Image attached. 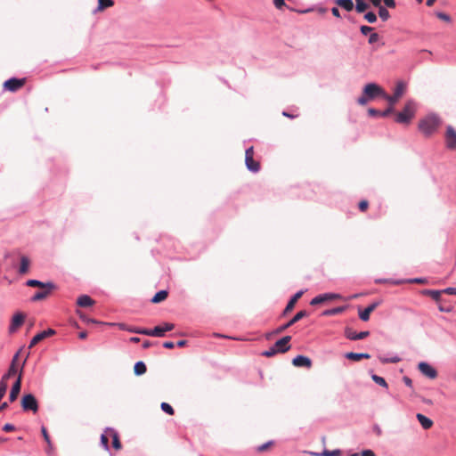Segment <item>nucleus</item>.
<instances>
[{
	"label": "nucleus",
	"mask_w": 456,
	"mask_h": 456,
	"mask_svg": "<svg viewBox=\"0 0 456 456\" xmlns=\"http://www.w3.org/2000/svg\"><path fill=\"white\" fill-rule=\"evenodd\" d=\"M441 118L436 114H429L419 120V129L426 136L433 134L441 126Z\"/></svg>",
	"instance_id": "1"
},
{
	"label": "nucleus",
	"mask_w": 456,
	"mask_h": 456,
	"mask_svg": "<svg viewBox=\"0 0 456 456\" xmlns=\"http://www.w3.org/2000/svg\"><path fill=\"white\" fill-rule=\"evenodd\" d=\"M417 110V104L413 100H408L403 109L397 112L395 118V121L399 124L408 125L411 123V119L414 118Z\"/></svg>",
	"instance_id": "2"
},
{
	"label": "nucleus",
	"mask_w": 456,
	"mask_h": 456,
	"mask_svg": "<svg viewBox=\"0 0 456 456\" xmlns=\"http://www.w3.org/2000/svg\"><path fill=\"white\" fill-rule=\"evenodd\" d=\"M175 328L173 323L165 322L161 326H156L153 330H129L133 333L143 334L153 337H164L167 331H171Z\"/></svg>",
	"instance_id": "3"
},
{
	"label": "nucleus",
	"mask_w": 456,
	"mask_h": 456,
	"mask_svg": "<svg viewBox=\"0 0 456 456\" xmlns=\"http://www.w3.org/2000/svg\"><path fill=\"white\" fill-rule=\"evenodd\" d=\"M245 164L247 168L254 173L260 170V162L254 159V148L253 146L248 148L245 151Z\"/></svg>",
	"instance_id": "4"
},
{
	"label": "nucleus",
	"mask_w": 456,
	"mask_h": 456,
	"mask_svg": "<svg viewBox=\"0 0 456 456\" xmlns=\"http://www.w3.org/2000/svg\"><path fill=\"white\" fill-rule=\"evenodd\" d=\"M21 407L25 411H32L34 413H36L38 411L37 401L36 397L31 394L23 395L21 399Z\"/></svg>",
	"instance_id": "5"
},
{
	"label": "nucleus",
	"mask_w": 456,
	"mask_h": 456,
	"mask_svg": "<svg viewBox=\"0 0 456 456\" xmlns=\"http://www.w3.org/2000/svg\"><path fill=\"white\" fill-rule=\"evenodd\" d=\"M308 316V313L305 311V310H302V311H299L298 313H297L294 317L292 319H290L287 323L280 326L279 328H277L273 333L275 335L277 334H281L282 333L283 331H285L287 329H289V327H291L292 325H294L296 322H297L298 321H300L302 318H305Z\"/></svg>",
	"instance_id": "6"
},
{
	"label": "nucleus",
	"mask_w": 456,
	"mask_h": 456,
	"mask_svg": "<svg viewBox=\"0 0 456 456\" xmlns=\"http://www.w3.org/2000/svg\"><path fill=\"white\" fill-rule=\"evenodd\" d=\"M363 92L370 100H373L378 96L382 97V94H384L383 88L375 83L367 84L363 88Z\"/></svg>",
	"instance_id": "7"
},
{
	"label": "nucleus",
	"mask_w": 456,
	"mask_h": 456,
	"mask_svg": "<svg viewBox=\"0 0 456 456\" xmlns=\"http://www.w3.org/2000/svg\"><path fill=\"white\" fill-rule=\"evenodd\" d=\"M19 355H20L19 352L14 354V356L12 357L11 365L8 369V371L2 377V379H1L2 380L8 382V379L11 377L16 375L17 373L18 374L20 373V370L21 367H20L18 364Z\"/></svg>",
	"instance_id": "8"
},
{
	"label": "nucleus",
	"mask_w": 456,
	"mask_h": 456,
	"mask_svg": "<svg viewBox=\"0 0 456 456\" xmlns=\"http://www.w3.org/2000/svg\"><path fill=\"white\" fill-rule=\"evenodd\" d=\"M26 83V78H10L4 83V88L10 92L20 90Z\"/></svg>",
	"instance_id": "9"
},
{
	"label": "nucleus",
	"mask_w": 456,
	"mask_h": 456,
	"mask_svg": "<svg viewBox=\"0 0 456 456\" xmlns=\"http://www.w3.org/2000/svg\"><path fill=\"white\" fill-rule=\"evenodd\" d=\"M22 373H23V366H21V368L20 370V373L18 375V378L12 387V389H11V392L9 395V400L11 403L14 402L18 398V395L20 392Z\"/></svg>",
	"instance_id": "10"
},
{
	"label": "nucleus",
	"mask_w": 456,
	"mask_h": 456,
	"mask_svg": "<svg viewBox=\"0 0 456 456\" xmlns=\"http://www.w3.org/2000/svg\"><path fill=\"white\" fill-rule=\"evenodd\" d=\"M290 340V336H285L279 339L278 341H276L275 344L273 345L275 351H277L278 354H284L288 352L291 347L289 344Z\"/></svg>",
	"instance_id": "11"
},
{
	"label": "nucleus",
	"mask_w": 456,
	"mask_h": 456,
	"mask_svg": "<svg viewBox=\"0 0 456 456\" xmlns=\"http://www.w3.org/2000/svg\"><path fill=\"white\" fill-rule=\"evenodd\" d=\"M445 144L449 150H456V130L452 126L446 128Z\"/></svg>",
	"instance_id": "12"
},
{
	"label": "nucleus",
	"mask_w": 456,
	"mask_h": 456,
	"mask_svg": "<svg viewBox=\"0 0 456 456\" xmlns=\"http://www.w3.org/2000/svg\"><path fill=\"white\" fill-rule=\"evenodd\" d=\"M339 297H340V296L338 294H333V293L322 294V295H319V296L314 297L311 300L310 304L312 305H317L322 304L326 301L337 299Z\"/></svg>",
	"instance_id": "13"
},
{
	"label": "nucleus",
	"mask_w": 456,
	"mask_h": 456,
	"mask_svg": "<svg viewBox=\"0 0 456 456\" xmlns=\"http://www.w3.org/2000/svg\"><path fill=\"white\" fill-rule=\"evenodd\" d=\"M419 371L429 379H436L437 376L436 370L428 363L421 362L418 366Z\"/></svg>",
	"instance_id": "14"
},
{
	"label": "nucleus",
	"mask_w": 456,
	"mask_h": 456,
	"mask_svg": "<svg viewBox=\"0 0 456 456\" xmlns=\"http://www.w3.org/2000/svg\"><path fill=\"white\" fill-rule=\"evenodd\" d=\"M54 334H55V331L53 330H52V329H48V330H44V331H42L40 333H37L31 339L30 344H29V347L31 348V347L35 346L37 344H38L39 342H41L45 338H49V337H51V336H53Z\"/></svg>",
	"instance_id": "15"
},
{
	"label": "nucleus",
	"mask_w": 456,
	"mask_h": 456,
	"mask_svg": "<svg viewBox=\"0 0 456 456\" xmlns=\"http://www.w3.org/2000/svg\"><path fill=\"white\" fill-rule=\"evenodd\" d=\"M24 320L25 315L22 313L15 314L12 319V322L9 327V331L11 333L15 332L23 324Z\"/></svg>",
	"instance_id": "16"
},
{
	"label": "nucleus",
	"mask_w": 456,
	"mask_h": 456,
	"mask_svg": "<svg viewBox=\"0 0 456 456\" xmlns=\"http://www.w3.org/2000/svg\"><path fill=\"white\" fill-rule=\"evenodd\" d=\"M292 364L296 367H305L310 369L312 367V361L307 356L297 355L292 360Z\"/></svg>",
	"instance_id": "17"
},
{
	"label": "nucleus",
	"mask_w": 456,
	"mask_h": 456,
	"mask_svg": "<svg viewBox=\"0 0 456 456\" xmlns=\"http://www.w3.org/2000/svg\"><path fill=\"white\" fill-rule=\"evenodd\" d=\"M26 285L28 287H37L41 289H56V286L53 282L44 283L37 280H28Z\"/></svg>",
	"instance_id": "18"
},
{
	"label": "nucleus",
	"mask_w": 456,
	"mask_h": 456,
	"mask_svg": "<svg viewBox=\"0 0 456 456\" xmlns=\"http://www.w3.org/2000/svg\"><path fill=\"white\" fill-rule=\"evenodd\" d=\"M303 293L304 292L302 290H300V291L297 292L290 298V300L289 301V303L287 304V305L283 311V315L288 314L289 312H291L294 309L295 305L297 304V300L302 297Z\"/></svg>",
	"instance_id": "19"
},
{
	"label": "nucleus",
	"mask_w": 456,
	"mask_h": 456,
	"mask_svg": "<svg viewBox=\"0 0 456 456\" xmlns=\"http://www.w3.org/2000/svg\"><path fill=\"white\" fill-rule=\"evenodd\" d=\"M369 331H362L357 333L351 329L346 330V337L351 340L363 339L369 336Z\"/></svg>",
	"instance_id": "20"
},
{
	"label": "nucleus",
	"mask_w": 456,
	"mask_h": 456,
	"mask_svg": "<svg viewBox=\"0 0 456 456\" xmlns=\"http://www.w3.org/2000/svg\"><path fill=\"white\" fill-rule=\"evenodd\" d=\"M378 305H379V303L375 302V303L370 304L363 311H360L359 312L360 319L363 322L369 321L370 314L377 308Z\"/></svg>",
	"instance_id": "21"
},
{
	"label": "nucleus",
	"mask_w": 456,
	"mask_h": 456,
	"mask_svg": "<svg viewBox=\"0 0 456 456\" xmlns=\"http://www.w3.org/2000/svg\"><path fill=\"white\" fill-rule=\"evenodd\" d=\"M345 357L348 360L354 361V362H359L362 359H370V355L366 353H346L345 354Z\"/></svg>",
	"instance_id": "22"
},
{
	"label": "nucleus",
	"mask_w": 456,
	"mask_h": 456,
	"mask_svg": "<svg viewBox=\"0 0 456 456\" xmlns=\"http://www.w3.org/2000/svg\"><path fill=\"white\" fill-rule=\"evenodd\" d=\"M407 85L403 81H398L394 89L395 98L401 99L406 92Z\"/></svg>",
	"instance_id": "23"
},
{
	"label": "nucleus",
	"mask_w": 456,
	"mask_h": 456,
	"mask_svg": "<svg viewBox=\"0 0 456 456\" xmlns=\"http://www.w3.org/2000/svg\"><path fill=\"white\" fill-rule=\"evenodd\" d=\"M30 267V260L27 256H20V265L19 268L20 274H26L28 273Z\"/></svg>",
	"instance_id": "24"
},
{
	"label": "nucleus",
	"mask_w": 456,
	"mask_h": 456,
	"mask_svg": "<svg viewBox=\"0 0 456 456\" xmlns=\"http://www.w3.org/2000/svg\"><path fill=\"white\" fill-rule=\"evenodd\" d=\"M106 432L109 433V435L112 437V446L116 450H120L122 445L119 440L118 434L112 428H107Z\"/></svg>",
	"instance_id": "25"
},
{
	"label": "nucleus",
	"mask_w": 456,
	"mask_h": 456,
	"mask_svg": "<svg viewBox=\"0 0 456 456\" xmlns=\"http://www.w3.org/2000/svg\"><path fill=\"white\" fill-rule=\"evenodd\" d=\"M77 304L81 307H89L94 305V300L87 295H82L77 298Z\"/></svg>",
	"instance_id": "26"
},
{
	"label": "nucleus",
	"mask_w": 456,
	"mask_h": 456,
	"mask_svg": "<svg viewBox=\"0 0 456 456\" xmlns=\"http://www.w3.org/2000/svg\"><path fill=\"white\" fill-rule=\"evenodd\" d=\"M55 289H43V290L36 292L35 295L32 297V301H41L45 298H46L53 290Z\"/></svg>",
	"instance_id": "27"
},
{
	"label": "nucleus",
	"mask_w": 456,
	"mask_h": 456,
	"mask_svg": "<svg viewBox=\"0 0 456 456\" xmlns=\"http://www.w3.org/2000/svg\"><path fill=\"white\" fill-rule=\"evenodd\" d=\"M416 417L424 429H429L433 426V421L425 415L418 413Z\"/></svg>",
	"instance_id": "28"
},
{
	"label": "nucleus",
	"mask_w": 456,
	"mask_h": 456,
	"mask_svg": "<svg viewBox=\"0 0 456 456\" xmlns=\"http://www.w3.org/2000/svg\"><path fill=\"white\" fill-rule=\"evenodd\" d=\"M168 296V293L167 290H160L157 292L154 297L151 298V302L154 304L160 303L164 301Z\"/></svg>",
	"instance_id": "29"
},
{
	"label": "nucleus",
	"mask_w": 456,
	"mask_h": 456,
	"mask_svg": "<svg viewBox=\"0 0 456 456\" xmlns=\"http://www.w3.org/2000/svg\"><path fill=\"white\" fill-rule=\"evenodd\" d=\"M335 3L347 12H350L354 9V3L352 0H336Z\"/></svg>",
	"instance_id": "30"
},
{
	"label": "nucleus",
	"mask_w": 456,
	"mask_h": 456,
	"mask_svg": "<svg viewBox=\"0 0 456 456\" xmlns=\"http://www.w3.org/2000/svg\"><path fill=\"white\" fill-rule=\"evenodd\" d=\"M444 292L443 290H430L427 289L424 291L425 295L430 296L434 300L439 301L441 298V295Z\"/></svg>",
	"instance_id": "31"
},
{
	"label": "nucleus",
	"mask_w": 456,
	"mask_h": 456,
	"mask_svg": "<svg viewBox=\"0 0 456 456\" xmlns=\"http://www.w3.org/2000/svg\"><path fill=\"white\" fill-rule=\"evenodd\" d=\"M146 365L142 362H138L134 366V371L136 375H142L146 372Z\"/></svg>",
	"instance_id": "32"
},
{
	"label": "nucleus",
	"mask_w": 456,
	"mask_h": 456,
	"mask_svg": "<svg viewBox=\"0 0 456 456\" xmlns=\"http://www.w3.org/2000/svg\"><path fill=\"white\" fill-rule=\"evenodd\" d=\"M113 5H114L113 0H98L97 10L102 12L104 9L111 7Z\"/></svg>",
	"instance_id": "33"
},
{
	"label": "nucleus",
	"mask_w": 456,
	"mask_h": 456,
	"mask_svg": "<svg viewBox=\"0 0 456 456\" xmlns=\"http://www.w3.org/2000/svg\"><path fill=\"white\" fill-rule=\"evenodd\" d=\"M382 98L387 101L389 107H392L394 109L395 104L400 100L398 98H395V94L392 95L387 94L385 91L382 94Z\"/></svg>",
	"instance_id": "34"
},
{
	"label": "nucleus",
	"mask_w": 456,
	"mask_h": 456,
	"mask_svg": "<svg viewBox=\"0 0 456 456\" xmlns=\"http://www.w3.org/2000/svg\"><path fill=\"white\" fill-rule=\"evenodd\" d=\"M312 454L314 456H340L341 452L339 450H334V451L324 450L321 453L312 452Z\"/></svg>",
	"instance_id": "35"
},
{
	"label": "nucleus",
	"mask_w": 456,
	"mask_h": 456,
	"mask_svg": "<svg viewBox=\"0 0 456 456\" xmlns=\"http://www.w3.org/2000/svg\"><path fill=\"white\" fill-rule=\"evenodd\" d=\"M355 2H356L355 9H356V12L359 13L365 12L369 8L368 4H366L364 2V0H355Z\"/></svg>",
	"instance_id": "36"
},
{
	"label": "nucleus",
	"mask_w": 456,
	"mask_h": 456,
	"mask_svg": "<svg viewBox=\"0 0 456 456\" xmlns=\"http://www.w3.org/2000/svg\"><path fill=\"white\" fill-rule=\"evenodd\" d=\"M371 379L372 380L377 383L378 385L383 387H387V381L385 380L384 378L380 377V376H378L376 374H373L371 376Z\"/></svg>",
	"instance_id": "37"
},
{
	"label": "nucleus",
	"mask_w": 456,
	"mask_h": 456,
	"mask_svg": "<svg viewBox=\"0 0 456 456\" xmlns=\"http://www.w3.org/2000/svg\"><path fill=\"white\" fill-rule=\"evenodd\" d=\"M109 436H110L106 431L104 434L101 436V444H102L105 450L109 449Z\"/></svg>",
	"instance_id": "38"
},
{
	"label": "nucleus",
	"mask_w": 456,
	"mask_h": 456,
	"mask_svg": "<svg viewBox=\"0 0 456 456\" xmlns=\"http://www.w3.org/2000/svg\"><path fill=\"white\" fill-rule=\"evenodd\" d=\"M160 407H161L162 411H165L166 413H167L169 415H174L175 411H174L173 407L170 404H168L167 403H162Z\"/></svg>",
	"instance_id": "39"
},
{
	"label": "nucleus",
	"mask_w": 456,
	"mask_h": 456,
	"mask_svg": "<svg viewBox=\"0 0 456 456\" xmlns=\"http://www.w3.org/2000/svg\"><path fill=\"white\" fill-rule=\"evenodd\" d=\"M379 15L383 20H387L389 18L388 11L383 6L379 7Z\"/></svg>",
	"instance_id": "40"
},
{
	"label": "nucleus",
	"mask_w": 456,
	"mask_h": 456,
	"mask_svg": "<svg viewBox=\"0 0 456 456\" xmlns=\"http://www.w3.org/2000/svg\"><path fill=\"white\" fill-rule=\"evenodd\" d=\"M344 310L343 307H337L323 312V315H333L341 313Z\"/></svg>",
	"instance_id": "41"
},
{
	"label": "nucleus",
	"mask_w": 456,
	"mask_h": 456,
	"mask_svg": "<svg viewBox=\"0 0 456 456\" xmlns=\"http://www.w3.org/2000/svg\"><path fill=\"white\" fill-rule=\"evenodd\" d=\"M41 432H42V435L44 436L45 441L48 444V447L51 448L52 447V442H51V439H50V436L48 435V432H47L46 428L45 427H42Z\"/></svg>",
	"instance_id": "42"
},
{
	"label": "nucleus",
	"mask_w": 456,
	"mask_h": 456,
	"mask_svg": "<svg viewBox=\"0 0 456 456\" xmlns=\"http://www.w3.org/2000/svg\"><path fill=\"white\" fill-rule=\"evenodd\" d=\"M365 20L370 23H374L377 20V16L374 12H370L364 15Z\"/></svg>",
	"instance_id": "43"
},
{
	"label": "nucleus",
	"mask_w": 456,
	"mask_h": 456,
	"mask_svg": "<svg viewBox=\"0 0 456 456\" xmlns=\"http://www.w3.org/2000/svg\"><path fill=\"white\" fill-rule=\"evenodd\" d=\"M277 353V351H275V348L273 346L270 347L268 350L266 351H264L262 353V355L263 356H265V357H273Z\"/></svg>",
	"instance_id": "44"
},
{
	"label": "nucleus",
	"mask_w": 456,
	"mask_h": 456,
	"mask_svg": "<svg viewBox=\"0 0 456 456\" xmlns=\"http://www.w3.org/2000/svg\"><path fill=\"white\" fill-rule=\"evenodd\" d=\"M358 208L360 209V211L362 212H365L367 211L368 208H369V202L368 200H362L359 202V205H358Z\"/></svg>",
	"instance_id": "45"
},
{
	"label": "nucleus",
	"mask_w": 456,
	"mask_h": 456,
	"mask_svg": "<svg viewBox=\"0 0 456 456\" xmlns=\"http://www.w3.org/2000/svg\"><path fill=\"white\" fill-rule=\"evenodd\" d=\"M369 101H370V99L368 98L367 95H365L364 92L362 91V96H360L358 99H357V102L358 104L360 105H365Z\"/></svg>",
	"instance_id": "46"
},
{
	"label": "nucleus",
	"mask_w": 456,
	"mask_h": 456,
	"mask_svg": "<svg viewBox=\"0 0 456 456\" xmlns=\"http://www.w3.org/2000/svg\"><path fill=\"white\" fill-rule=\"evenodd\" d=\"M273 445V442H267L257 448V452H263L268 450Z\"/></svg>",
	"instance_id": "47"
},
{
	"label": "nucleus",
	"mask_w": 456,
	"mask_h": 456,
	"mask_svg": "<svg viewBox=\"0 0 456 456\" xmlns=\"http://www.w3.org/2000/svg\"><path fill=\"white\" fill-rule=\"evenodd\" d=\"M379 40V35L378 33H372L370 34L369 37V43L374 44Z\"/></svg>",
	"instance_id": "48"
},
{
	"label": "nucleus",
	"mask_w": 456,
	"mask_h": 456,
	"mask_svg": "<svg viewBox=\"0 0 456 456\" xmlns=\"http://www.w3.org/2000/svg\"><path fill=\"white\" fill-rule=\"evenodd\" d=\"M436 16H437L440 20H444V21H447V22H449V21L451 20L450 16H449L448 14L444 13V12H438V13L436 14Z\"/></svg>",
	"instance_id": "49"
},
{
	"label": "nucleus",
	"mask_w": 456,
	"mask_h": 456,
	"mask_svg": "<svg viewBox=\"0 0 456 456\" xmlns=\"http://www.w3.org/2000/svg\"><path fill=\"white\" fill-rule=\"evenodd\" d=\"M273 2L274 6L277 9H281L282 7H284L286 5L284 0H273Z\"/></svg>",
	"instance_id": "50"
},
{
	"label": "nucleus",
	"mask_w": 456,
	"mask_h": 456,
	"mask_svg": "<svg viewBox=\"0 0 456 456\" xmlns=\"http://www.w3.org/2000/svg\"><path fill=\"white\" fill-rule=\"evenodd\" d=\"M361 32L363 34V35H367L369 34L370 32H371L373 30V28L371 27H368V26H362L361 28H360Z\"/></svg>",
	"instance_id": "51"
},
{
	"label": "nucleus",
	"mask_w": 456,
	"mask_h": 456,
	"mask_svg": "<svg viewBox=\"0 0 456 456\" xmlns=\"http://www.w3.org/2000/svg\"><path fill=\"white\" fill-rule=\"evenodd\" d=\"M360 456H376V454L374 453L373 451L367 449V450H363L361 452Z\"/></svg>",
	"instance_id": "52"
},
{
	"label": "nucleus",
	"mask_w": 456,
	"mask_h": 456,
	"mask_svg": "<svg viewBox=\"0 0 456 456\" xmlns=\"http://www.w3.org/2000/svg\"><path fill=\"white\" fill-rule=\"evenodd\" d=\"M368 112L370 116H379L380 117V114H381V111L376 110V109H373V108H370L368 110Z\"/></svg>",
	"instance_id": "53"
},
{
	"label": "nucleus",
	"mask_w": 456,
	"mask_h": 456,
	"mask_svg": "<svg viewBox=\"0 0 456 456\" xmlns=\"http://www.w3.org/2000/svg\"><path fill=\"white\" fill-rule=\"evenodd\" d=\"M443 291L444 292V294L456 296V288H447L443 289Z\"/></svg>",
	"instance_id": "54"
},
{
	"label": "nucleus",
	"mask_w": 456,
	"mask_h": 456,
	"mask_svg": "<svg viewBox=\"0 0 456 456\" xmlns=\"http://www.w3.org/2000/svg\"><path fill=\"white\" fill-rule=\"evenodd\" d=\"M15 429L14 426L12 425V424H5L4 427H3V430L5 431V432H11V431H13Z\"/></svg>",
	"instance_id": "55"
},
{
	"label": "nucleus",
	"mask_w": 456,
	"mask_h": 456,
	"mask_svg": "<svg viewBox=\"0 0 456 456\" xmlns=\"http://www.w3.org/2000/svg\"><path fill=\"white\" fill-rule=\"evenodd\" d=\"M384 4L389 8L395 7V0H384Z\"/></svg>",
	"instance_id": "56"
},
{
	"label": "nucleus",
	"mask_w": 456,
	"mask_h": 456,
	"mask_svg": "<svg viewBox=\"0 0 456 456\" xmlns=\"http://www.w3.org/2000/svg\"><path fill=\"white\" fill-rule=\"evenodd\" d=\"M394 111V109L392 107H388L386 110L382 111L380 114V117H387L390 113Z\"/></svg>",
	"instance_id": "57"
},
{
	"label": "nucleus",
	"mask_w": 456,
	"mask_h": 456,
	"mask_svg": "<svg viewBox=\"0 0 456 456\" xmlns=\"http://www.w3.org/2000/svg\"><path fill=\"white\" fill-rule=\"evenodd\" d=\"M403 380L404 384H405L406 386H408L409 387H412V380H411L409 377H406V376H405V377H403Z\"/></svg>",
	"instance_id": "58"
},
{
	"label": "nucleus",
	"mask_w": 456,
	"mask_h": 456,
	"mask_svg": "<svg viewBox=\"0 0 456 456\" xmlns=\"http://www.w3.org/2000/svg\"><path fill=\"white\" fill-rule=\"evenodd\" d=\"M163 346L167 349H172L175 347V344L171 341H166L163 343Z\"/></svg>",
	"instance_id": "59"
},
{
	"label": "nucleus",
	"mask_w": 456,
	"mask_h": 456,
	"mask_svg": "<svg viewBox=\"0 0 456 456\" xmlns=\"http://www.w3.org/2000/svg\"><path fill=\"white\" fill-rule=\"evenodd\" d=\"M118 327H119L121 330H127V331H129V332H131L129 330H137L136 328H130V327H126V324H124V323H118Z\"/></svg>",
	"instance_id": "60"
},
{
	"label": "nucleus",
	"mask_w": 456,
	"mask_h": 456,
	"mask_svg": "<svg viewBox=\"0 0 456 456\" xmlns=\"http://www.w3.org/2000/svg\"><path fill=\"white\" fill-rule=\"evenodd\" d=\"M331 12H332V14H333L335 17H338V18H339V17H340V12H339L338 8H337V7H333V8L331 9Z\"/></svg>",
	"instance_id": "61"
},
{
	"label": "nucleus",
	"mask_w": 456,
	"mask_h": 456,
	"mask_svg": "<svg viewBox=\"0 0 456 456\" xmlns=\"http://www.w3.org/2000/svg\"><path fill=\"white\" fill-rule=\"evenodd\" d=\"M375 7L381 6V0H370Z\"/></svg>",
	"instance_id": "62"
},
{
	"label": "nucleus",
	"mask_w": 456,
	"mask_h": 456,
	"mask_svg": "<svg viewBox=\"0 0 456 456\" xmlns=\"http://www.w3.org/2000/svg\"><path fill=\"white\" fill-rule=\"evenodd\" d=\"M87 337V333L86 331H82L78 334V338L81 339H85Z\"/></svg>",
	"instance_id": "63"
},
{
	"label": "nucleus",
	"mask_w": 456,
	"mask_h": 456,
	"mask_svg": "<svg viewBox=\"0 0 456 456\" xmlns=\"http://www.w3.org/2000/svg\"><path fill=\"white\" fill-rule=\"evenodd\" d=\"M151 346V341H149V340H145V341L143 342V344H142V347H143V348H148V347H150Z\"/></svg>",
	"instance_id": "64"
}]
</instances>
